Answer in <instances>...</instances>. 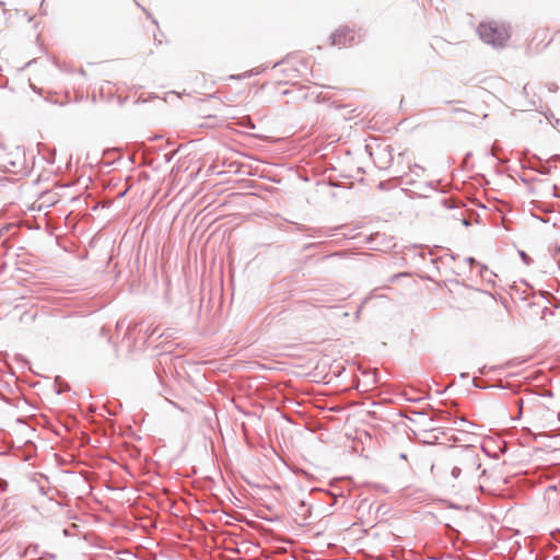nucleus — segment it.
<instances>
[{"label":"nucleus","instance_id":"obj_1","mask_svg":"<svg viewBox=\"0 0 560 560\" xmlns=\"http://www.w3.org/2000/svg\"><path fill=\"white\" fill-rule=\"evenodd\" d=\"M0 171L21 176L28 173L25 154L21 148L18 147L10 152H5L0 144Z\"/></svg>","mask_w":560,"mask_h":560},{"label":"nucleus","instance_id":"obj_2","mask_svg":"<svg viewBox=\"0 0 560 560\" xmlns=\"http://www.w3.org/2000/svg\"><path fill=\"white\" fill-rule=\"evenodd\" d=\"M477 32L482 42L493 47H502L510 38L509 30L495 22L481 23Z\"/></svg>","mask_w":560,"mask_h":560},{"label":"nucleus","instance_id":"obj_3","mask_svg":"<svg viewBox=\"0 0 560 560\" xmlns=\"http://www.w3.org/2000/svg\"><path fill=\"white\" fill-rule=\"evenodd\" d=\"M454 460L462 467L466 479L472 478L481 468L479 454L469 446L456 451Z\"/></svg>","mask_w":560,"mask_h":560},{"label":"nucleus","instance_id":"obj_4","mask_svg":"<svg viewBox=\"0 0 560 560\" xmlns=\"http://www.w3.org/2000/svg\"><path fill=\"white\" fill-rule=\"evenodd\" d=\"M331 44L342 47L355 44L354 33L348 27L339 28L330 36Z\"/></svg>","mask_w":560,"mask_h":560},{"label":"nucleus","instance_id":"obj_5","mask_svg":"<svg viewBox=\"0 0 560 560\" xmlns=\"http://www.w3.org/2000/svg\"><path fill=\"white\" fill-rule=\"evenodd\" d=\"M295 513L301 518V525L306 526L311 524L312 504L307 500L302 499L299 502Z\"/></svg>","mask_w":560,"mask_h":560},{"label":"nucleus","instance_id":"obj_6","mask_svg":"<svg viewBox=\"0 0 560 560\" xmlns=\"http://www.w3.org/2000/svg\"><path fill=\"white\" fill-rule=\"evenodd\" d=\"M451 476L455 480H457L460 476H464L462 467H459L457 463H455V465L453 466L451 470Z\"/></svg>","mask_w":560,"mask_h":560},{"label":"nucleus","instance_id":"obj_7","mask_svg":"<svg viewBox=\"0 0 560 560\" xmlns=\"http://www.w3.org/2000/svg\"><path fill=\"white\" fill-rule=\"evenodd\" d=\"M411 172H415L417 176H420L424 172V168L418 164H413Z\"/></svg>","mask_w":560,"mask_h":560},{"label":"nucleus","instance_id":"obj_8","mask_svg":"<svg viewBox=\"0 0 560 560\" xmlns=\"http://www.w3.org/2000/svg\"><path fill=\"white\" fill-rule=\"evenodd\" d=\"M453 113H455V114H463L466 117H472L474 116V114H471V113H469V112H467L465 109H460V108H454Z\"/></svg>","mask_w":560,"mask_h":560},{"label":"nucleus","instance_id":"obj_9","mask_svg":"<svg viewBox=\"0 0 560 560\" xmlns=\"http://www.w3.org/2000/svg\"><path fill=\"white\" fill-rule=\"evenodd\" d=\"M548 165L546 166H541V168L539 170V173L540 174H549L550 173V168L553 166L552 163H547Z\"/></svg>","mask_w":560,"mask_h":560},{"label":"nucleus","instance_id":"obj_10","mask_svg":"<svg viewBox=\"0 0 560 560\" xmlns=\"http://www.w3.org/2000/svg\"><path fill=\"white\" fill-rule=\"evenodd\" d=\"M7 488H8L7 480L0 478V491L4 492L7 490Z\"/></svg>","mask_w":560,"mask_h":560},{"label":"nucleus","instance_id":"obj_11","mask_svg":"<svg viewBox=\"0 0 560 560\" xmlns=\"http://www.w3.org/2000/svg\"><path fill=\"white\" fill-rule=\"evenodd\" d=\"M556 162H559V163H560V154H555V155H552V156L547 161V163H556Z\"/></svg>","mask_w":560,"mask_h":560},{"label":"nucleus","instance_id":"obj_12","mask_svg":"<svg viewBox=\"0 0 560 560\" xmlns=\"http://www.w3.org/2000/svg\"><path fill=\"white\" fill-rule=\"evenodd\" d=\"M553 258L557 259L559 268H560V247L556 248V252L553 254Z\"/></svg>","mask_w":560,"mask_h":560},{"label":"nucleus","instance_id":"obj_13","mask_svg":"<svg viewBox=\"0 0 560 560\" xmlns=\"http://www.w3.org/2000/svg\"><path fill=\"white\" fill-rule=\"evenodd\" d=\"M466 262L471 267L472 265L477 264V260L474 257L466 258Z\"/></svg>","mask_w":560,"mask_h":560},{"label":"nucleus","instance_id":"obj_14","mask_svg":"<svg viewBox=\"0 0 560 560\" xmlns=\"http://www.w3.org/2000/svg\"><path fill=\"white\" fill-rule=\"evenodd\" d=\"M520 254H521L522 259L528 265L529 257L524 252H520Z\"/></svg>","mask_w":560,"mask_h":560},{"label":"nucleus","instance_id":"obj_15","mask_svg":"<svg viewBox=\"0 0 560 560\" xmlns=\"http://www.w3.org/2000/svg\"><path fill=\"white\" fill-rule=\"evenodd\" d=\"M474 386L477 388H485V386H481V383H478L477 380H474Z\"/></svg>","mask_w":560,"mask_h":560},{"label":"nucleus","instance_id":"obj_16","mask_svg":"<svg viewBox=\"0 0 560 560\" xmlns=\"http://www.w3.org/2000/svg\"><path fill=\"white\" fill-rule=\"evenodd\" d=\"M474 386L477 388H485V386H481V383H478L477 380H474Z\"/></svg>","mask_w":560,"mask_h":560},{"label":"nucleus","instance_id":"obj_17","mask_svg":"<svg viewBox=\"0 0 560 560\" xmlns=\"http://www.w3.org/2000/svg\"><path fill=\"white\" fill-rule=\"evenodd\" d=\"M32 89L36 93H42V89H37L35 85H32Z\"/></svg>","mask_w":560,"mask_h":560},{"label":"nucleus","instance_id":"obj_18","mask_svg":"<svg viewBox=\"0 0 560 560\" xmlns=\"http://www.w3.org/2000/svg\"><path fill=\"white\" fill-rule=\"evenodd\" d=\"M485 371H486V366L481 368V369L479 370V373H480V374H485Z\"/></svg>","mask_w":560,"mask_h":560},{"label":"nucleus","instance_id":"obj_19","mask_svg":"<svg viewBox=\"0 0 560 560\" xmlns=\"http://www.w3.org/2000/svg\"><path fill=\"white\" fill-rule=\"evenodd\" d=\"M517 405H518L520 407H522V405H523V400H522V399H518V400H517Z\"/></svg>","mask_w":560,"mask_h":560},{"label":"nucleus","instance_id":"obj_20","mask_svg":"<svg viewBox=\"0 0 560 560\" xmlns=\"http://www.w3.org/2000/svg\"><path fill=\"white\" fill-rule=\"evenodd\" d=\"M419 256H420V257H422V258H424V257H425V253H424V252H421V253L419 254Z\"/></svg>","mask_w":560,"mask_h":560},{"label":"nucleus","instance_id":"obj_21","mask_svg":"<svg viewBox=\"0 0 560 560\" xmlns=\"http://www.w3.org/2000/svg\"><path fill=\"white\" fill-rule=\"evenodd\" d=\"M436 260H438V259L432 258V259H431V264H436Z\"/></svg>","mask_w":560,"mask_h":560},{"label":"nucleus","instance_id":"obj_22","mask_svg":"<svg viewBox=\"0 0 560 560\" xmlns=\"http://www.w3.org/2000/svg\"><path fill=\"white\" fill-rule=\"evenodd\" d=\"M127 192V190H125L124 192H120V197L125 196V194Z\"/></svg>","mask_w":560,"mask_h":560},{"label":"nucleus","instance_id":"obj_23","mask_svg":"<svg viewBox=\"0 0 560 560\" xmlns=\"http://www.w3.org/2000/svg\"><path fill=\"white\" fill-rule=\"evenodd\" d=\"M490 387H491V388H494V387H499V386H498V385H491Z\"/></svg>","mask_w":560,"mask_h":560}]
</instances>
